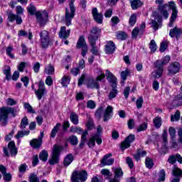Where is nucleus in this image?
Masks as SVG:
<instances>
[{
    "instance_id": "f257e3e1",
    "label": "nucleus",
    "mask_w": 182,
    "mask_h": 182,
    "mask_svg": "<svg viewBox=\"0 0 182 182\" xmlns=\"http://www.w3.org/2000/svg\"><path fill=\"white\" fill-rule=\"evenodd\" d=\"M170 9H171L172 13L168 26H169V28H172L178 15V10H177L176 3H174V1H171L168 3V4H164L159 6V12L161 15H162V16L164 18V19H168V11H170Z\"/></svg>"
},
{
    "instance_id": "f03ea898",
    "label": "nucleus",
    "mask_w": 182,
    "mask_h": 182,
    "mask_svg": "<svg viewBox=\"0 0 182 182\" xmlns=\"http://www.w3.org/2000/svg\"><path fill=\"white\" fill-rule=\"evenodd\" d=\"M18 109L11 107H2L0 108V123L2 126H6L9 114H11L14 117L16 116Z\"/></svg>"
},
{
    "instance_id": "7ed1b4c3",
    "label": "nucleus",
    "mask_w": 182,
    "mask_h": 182,
    "mask_svg": "<svg viewBox=\"0 0 182 182\" xmlns=\"http://www.w3.org/2000/svg\"><path fill=\"white\" fill-rule=\"evenodd\" d=\"M105 77H106L105 73L102 72V70H100V72L97 73V76L95 80L93 79V77H90L87 79L86 82L87 87L89 89H100L99 82H102Z\"/></svg>"
},
{
    "instance_id": "20e7f679",
    "label": "nucleus",
    "mask_w": 182,
    "mask_h": 182,
    "mask_svg": "<svg viewBox=\"0 0 182 182\" xmlns=\"http://www.w3.org/2000/svg\"><path fill=\"white\" fill-rule=\"evenodd\" d=\"M63 150V146L55 144L53 148L51 158L48 160L50 166H55L59 163L60 157V151Z\"/></svg>"
},
{
    "instance_id": "39448f33",
    "label": "nucleus",
    "mask_w": 182,
    "mask_h": 182,
    "mask_svg": "<svg viewBox=\"0 0 182 182\" xmlns=\"http://www.w3.org/2000/svg\"><path fill=\"white\" fill-rule=\"evenodd\" d=\"M87 180V171H73L71 175V182H85Z\"/></svg>"
},
{
    "instance_id": "423d86ee",
    "label": "nucleus",
    "mask_w": 182,
    "mask_h": 182,
    "mask_svg": "<svg viewBox=\"0 0 182 182\" xmlns=\"http://www.w3.org/2000/svg\"><path fill=\"white\" fill-rule=\"evenodd\" d=\"M31 89L34 90V93L38 99V100H41L42 97H44L48 91L46 90V87H45V82L41 80L38 82V90L35 89V85H31Z\"/></svg>"
},
{
    "instance_id": "0eeeda50",
    "label": "nucleus",
    "mask_w": 182,
    "mask_h": 182,
    "mask_svg": "<svg viewBox=\"0 0 182 182\" xmlns=\"http://www.w3.org/2000/svg\"><path fill=\"white\" fill-rule=\"evenodd\" d=\"M76 14V7H70V9H65V22L66 26H70L72 25V19L75 18V14Z\"/></svg>"
},
{
    "instance_id": "6e6552de",
    "label": "nucleus",
    "mask_w": 182,
    "mask_h": 182,
    "mask_svg": "<svg viewBox=\"0 0 182 182\" xmlns=\"http://www.w3.org/2000/svg\"><path fill=\"white\" fill-rule=\"evenodd\" d=\"M40 42L42 48H48L49 43H50V36H49V32L46 30H43L39 33Z\"/></svg>"
},
{
    "instance_id": "1a4fd4ad",
    "label": "nucleus",
    "mask_w": 182,
    "mask_h": 182,
    "mask_svg": "<svg viewBox=\"0 0 182 182\" xmlns=\"http://www.w3.org/2000/svg\"><path fill=\"white\" fill-rule=\"evenodd\" d=\"M152 16L154 19L151 20V26L154 30L157 31L159 28L161 27V22L163 21V17L158 14L157 11H153Z\"/></svg>"
},
{
    "instance_id": "9d476101",
    "label": "nucleus",
    "mask_w": 182,
    "mask_h": 182,
    "mask_svg": "<svg viewBox=\"0 0 182 182\" xmlns=\"http://www.w3.org/2000/svg\"><path fill=\"white\" fill-rule=\"evenodd\" d=\"M36 16L37 22L39 23L40 26H45V25H46L48 22V16H49L46 11L42 13H41V11L36 12Z\"/></svg>"
},
{
    "instance_id": "9b49d317",
    "label": "nucleus",
    "mask_w": 182,
    "mask_h": 182,
    "mask_svg": "<svg viewBox=\"0 0 182 182\" xmlns=\"http://www.w3.org/2000/svg\"><path fill=\"white\" fill-rule=\"evenodd\" d=\"M136 140V136L134 134H129L124 141L121 143V150L124 151V150H126V149H129L130 147V144L133 143Z\"/></svg>"
},
{
    "instance_id": "f8f14e48",
    "label": "nucleus",
    "mask_w": 182,
    "mask_h": 182,
    "mask_svg": "<svg viewBox=\"0 0 182 182\" xmlns=\"http://www.w3.org/2000/svg\"><path fill=\"white\" fill-rule=\"evenodd\" d=\"M181 65L178 62H173L168 67V75H176L180 72Z\"/></svg>"
},
{
    "instance_id": "ddd939ff",
    "label": "nucleus",
    "mask_w": 182,
    "mask_h": 182,
    "mask_svg": "<svg viewBox=\"0 0 182 182\" xmlns=\"http://www.w3.org/2000/svg\"><path fill=\"white\" fill-rule=\"evenodd\" d=\"M96 41H97V37H93L90 36L89 37V43L91 46L90 52L92 53V55H95V56H98L99 55V48L96 47Z\"/></svg>"
},
{
    "instance_id": "4468645a",
    "label": "nucleus",
    "mask_w": 182,
    "mask_h": 182,
    "mask_svg": "<svg viewBox=\"0 0 182 182\" xmlns=\"http://www.w3.org/2000/svg\"><path fill=\"white\" fill-rule=\"evenodd\" d=\"M9 22H14L16 21L17 25H21L23 22L22 17L18 14H14L12 11L7 12Z\"/></svg>"
},
{
    "instance_id": "2eb2a0df",
    "label": "nucleus",
    "mask_w": 182,
    "mask_h": 182,
    "mask_svg": "<svg viewBox=\"0 0 182 182\" xmlns=\"http://www.w3.org/2000/svg\"><path fill=\"white\" fill-rule=\"evenodd\" d=\"M107 80L111 84L112 87H117V78L110 73V70H106Z\"/></svg>"
},
{
    "instance_id": "dca6fc26",
    "label": "nucleus",
    "mask_w": 182,
    "mask_h": 182,
    "mask_svg": "<svg viewBox=\"0 0 182 182\" xmlns=\"http://www.w3.org/2000/svg\"><path fill=\"white\" fill-rule=\"evenodd\" d=\"M112 156H113L112 154H107L104 156L101 160L102 167H105V166H112L114 163V159H109Z\"/></svg>"
},
{
    "instance_id": "f3484780",
    "label": "nucleus",
    "mask_w": 182,
    "mask_h": 182,
    "mask_svg": "<svg viewBox=\"0 0 182 182\" xmlns=\"http://www.w3.org/2000/svg\"><path fill=\"white\" fill-rule=\"evenodd\" d=\"M167 161L171 166H173V164H176V161L178 162L180 164H182V156L181 155H180V154L171 155L168 158Z\"/></svg>"
},
{
    "instance_id": "a211bd4d",
    "label": "nucleus",
    "mask_w": 182,
    "mask_h": 182,
    "mask_svg": "<svg viewBox=\"0 0 182 182\" xmlns=\"http://www.w3.org/2000/svg\"><path fill=\"white\" fill-rule=\"evenodd\" d=\"M92 15L97 23H103V14H102V13L97 12V8L92 9Z\"/></svg>"
},
{
    "instance_id": "6ab92c4d",
    "label": "nucleus",
    "mask_w": 182,
    "mask_h": 182,
    "mask_svg": "<svg viewBox=\"0 0 182 182\" xmlns=\"http://www.w3.org/2000/svg\"><path fill=\"white\" fill-rule=\"evenodd\" d=\"M114 50H116V44L112 41H107V44L105 45V53L107 55H112L114 53Z\"/></svg>"
},
{
    "instance_id": "aec40b11",
    "label": "nucleus",
    "mask_w": 182,
    "mask_h": 182,
    "mask_svg": "<svg viewBox=\"0 0 182 182\" xmlns=\"http://www.w3.org/2000/svg\"><path fill=\"white\" fill-rule=\"evenodd\" d=\"M58 36L60 38V39H68V38L70 36V29L66 30V26H62L60 28Z\"/></svg>"
},
{
    "instance_id": "412c9836",
    "label": "nucleus",
    "mask_w": 182,
    "mask_h": 182,
    "mask_svg": "<svg viewBox=\"0 0 182 182\" xmlns=\"http://www.w3.org/2000/svg\"><path fill=\"white\" fill-rule=\"evenodd\" d=\"M113 116V107L108 105L104 112V122H107Z\"/></svg>"
},
{
    "instance_id": "4be33fe9",
    "label": "nucleus",
    "mask_w": 182,
    "mask_h": 182,
    "mask_svg": "<svg viewBox=\"0 0 182 182\" xmlns=\"http://www.w3.org/2000/svg\"><path fill=\"white\" fill-rule=\"evenodd\" d=\"M182 34V29L175 27L169 31V36L171 38H176V39L180 38V36Z\"/></svg>"
},
{
    "instance_id": "5701e85b",
    "label": "nucleus",
    "mask_w": 182,
    "mask_h": 182,
    "mask_svg": "<svg viewBox=\"0 0 182 182\" xmlns=\"http://www.w3.org/2000/svg\"><path fill=\"white\" fill-rule=\"evenodd\" d=\"M172 177L175 178H182V170L177 165H173L172 168Z\"/></svg>"
},
{
    "instance_id": "b1692460",
    "label": "nucleus",
    "mask_w": 182,
    "mask_h": 182,
    "mask_svg": "<svg viewBox=\"0 0 182 182\" xmlns=\"http://www.w3.org/2000/svg\"><path fill=\"white\" fill-rule=\"evenodd\" d=\"M102 33V29L99 28V27H92V28L90 31V33L88 36V41L89 38L90 36H92V38H97V41L99 39V36L97 35H100Z\"/></svg>"
},
{
    "instance_id": "393cba45",
    "label": "nucleus",
    "mask_w": 182,
    "mask_h": 182,
    "mask_svg": "<svg viewBox=\"0 0 182 182\" xmlns=\"http://www.w3.org/2000/svg\"><path fill=\"white\" fill-rule=\"evenodd\" d=\"M8 148L10 150V154L11 156H15L18 154V148L15 145V141H11L8 144Z\"/></svg>"
},
{
    "instance_id": "a878e982",
    "label": "nucleus",
    "mask_w": 182,
    "mask_h": 182,
    "mask_svg": "<svg viewBox=\"0 0 182 182\" xmlns=\"http://www.w3.org/2000/svg\"><path fill=\"white\" fill-rule=\"evenodd\" d=\"M146 154L147 151L141 149H139L136 150V154L134 155V159L137 161H140L141 157H146Z\"/></svg>"
},
{
    "instance_id": "bb28decb",
    "label": "nucleus",
    "mask_w": 182,
    "mask_h": 182,
    "mask_svg": "<svg viewBox=\"0 0 182 182\" xmlns=\"http://www.w3.org/2000/svg\"><path fill=\"white\" fill-rule=\"evenodd\" d=\"M30 145L34 149H39V147L42 146V137H39L38 139H33L31 141Z\"/></svg>"
},
{
    "instance_id": "cd10ccee",
    "label": "nucleus",
    "mask_w": 182,
    "mask_h": 182,
    "mask_svg": "<svg viewBox=\"0 0 182 182\" xmlns=\"http://www.w3.org/2000/svg\"><path fill=\"white\" fill-rule=\"evenodd\" d=\"M74 160L73 154H68L64 159L63 161V166L64 167H68V166H70L72 164V162Z\"/></svg>"
},
{
    "instance_id": "c85d7f7f",
    "label": "nucleus",
    "mask_w": 182,
    "mask_h": 182,
    "mask_svg": "<svg viewBox=\"0 0 182 182\" xmlns=\"http://www.w3.org/2000/svg\"><path fill=\"white\" fill-rule=\"evenodd\" d=\"M86 46H87V44H86V40L85 39V36H80L77 42V49H80L81 48H85Z\"/></svg>"
},
{
    "instance_id": "c756f323",
    "label": "nucleus",
    "mask_w": 182,
    "mask_h": 182,
    "mask_svg": "<svg viewBox=\"0 0 182 182\" xmlns=\"http://www.w3.org/2000/svg\"><path fill=\"white\" fill-rule=\"evenodd\" d=\"M112 171L114 172L115 178L120 180L123 177V170H122V168H114Z\"/></svg>"
},
{
    "instance_id": "7c9ffc66",
    "label": "nucleus",
    "mask_w": 182,
    "mask_h": 182,
    "mask_svg": "<svg viewBox=\"0 0 182 182\" xmlns=\"http://www.w3.org/2000/svg\"><path fill=\"white\" fill-rule=\"evenodd\" d=\"M62 127V124L60 123H58L56 124V125L53 128L51 133H50V137H52V139H55V137H56V134L58 133V132H59V129H60V127Z\"/></svg>"
},
{
    "instance_id": "2f4dec72",
    "label": "nucleus",
    "mask_w": 182,
    "mask_h": 182,
    "mask_svg": "<svg viewBox=\"0 0 182 182\" xmlns=\"http://www.w3.org/2000/svg\"><path fill=\"white\" fill-rule=\"evenodd\" d=\"M48 157H49V154L48 153V151L43 150L40 152L39 159L40 160H41V161H48Z\"/></svg>"
},
{
    "instance_id": "473e14b6",
    "label": "nucleus",
    "mask_w": 182,
    "mask_h": 182,
    "mask_svg": "<svg viewBox=\"0 0 182 182\" xmlns=\"http://www.w3.org/2000/svg\"><path fill=\"white\" fill-rule=\"evenodd\" d=\"M131 2V6L132 9H138V8H140L142 6L143 3L140 1V0H129Z\"/></svg>"
},
{
    "instance_id": "72a5a7b5",
    "label": "nucleus",
    "mask_w": 182,
    "mask_h": 182,
    "mask_svg": "<svg viewBox=\"0 0 182 182\" xmlns=\"http://www.w3.org/2000/svg\"><path fill=\"white\" fill-rule=\"evenodd\" d=\"M70 119L73 124H79V116L76 112H72L70 115Z\"/></svg>"
},
{
    "instance_id": "f704fd0d",
    "label": "nucleus",
    "mask_w": 182,
    "mask_h": 182,
    "mask_svg": "<svg viewBox=\"0 0 182 182\" xmlns=\"http://www.w3.org/2000/svg\"><path fill=\"white\" fill-rule=\"evenodd\" d=\"M28 124H29V120L28 119V117H23L20 124V129H21V130H25Z\"/></svg>"
},
{
    "instance_id": "c9c22d12",
    "label": "nucleus",
    "mask_w": 182,
    "mask_h": 182,
    "mask_svg": "<svg viewBox=\"0 0 182 182\" xmlns=\"http://www.w3.org/2000/svg\"><path fill=\"white\" fill-rule=\"evenodd\" d=\"M164 70H159L157 69L154 70V72L152 73V76L154 77V79H160L161 76H163V72Z\"/></svg>"
},
{
    "instance_id": "e433bc0d",
    "label": "nucleus",
    "mask_w": 182,
    "mask_h": 182,
    "mask_svg": "<svg viewBox=\"0 0 182 182\" xmlns=\"http://www.w3.org/2000/svg\"><path fill=\"white\" fill-rule=\"evenodd\" d=\"M23 106H24V109L27 110L28 113H30L31 114H35V113H36V112H35V109H33V107L31 106V104L28 102H24Z\"/></svg>"
},
{
    "instance_id": "4c0bfd02",
    "label": "nucleus",
    "mask_w": 182,
    "mask_h": 182,
    "mask_svg": "<svg viewBox=\"0 0 182 182\" xmlns=\"http://www.w3.org/2000/svg\"><path fill=\"white\" fill-rule=\"evenodd\" d=\"M44 72L45 73H46V75H53V73H55V67L50 64L45 68Z\"/></svg>"
},
{
    "instance_id": "58836bf2",
    "label": "nucleus",
    "mask_w": 182,
    "mask_h": 182,
    "mask_svg": "<svg viewBox=\"0 0 182 182\" xmlns=\"http://www.w3.org/2000/svg\"><path fill=\"white\" fill-rule=\"evenodd\" d=\"M12 52H14V46H9L6 49V53L11 59H15V55L12 54Z\"/></svg>"
},
{
    "instance_id": "ea45409f",
    "label": "nucleus",
    "mask_w": 182,
    "mask_h": 182,
    "mask_svg": "<svg viewBox=\"0 0 182 182\" xmlns=\"http://www.w3.org/2000/svg\"><path fill=\"white\" fill-rule=\"evenodd\" d=\"M68 141L72 144V146H77V143H79V140L77 139V136L75 135H72L68 137Z\"/></svg>"
},
{
    "instance_id": "a19ab883",
    "label": "nucleus",
    "mask_w": 182,
    "mask_h": 182,
    "mask_svg": "<svg viewBox=\"0 0 182 182\" xmlns=\"http://www.w3.org/2000/svg\"><path fill=\"white\" fill-rule=\"evenodd\" d=\"M70 83V77L69 76H63L61 80V85L63 87H67L68 85Z\"/></svg>"
},
{
    "instance_id": "79ce46f5",
    "label": "nucleus",
    "mask_w": 182,
    "mask_h": 182,
    "mask_svg": "<svg viewBox=\"0 0 182 182\" xmlns=\"http://www.w3.org/2000/svg\"><path fill=\"white\" fill-rule=\"evenodd\" d=\"M117 39L124 41L127 38V34L124 31H118L116 34Z\"/></svg>"
},
{
    "instance_id": "37998d69",
    "label": "nucleus",
    "mask_w": 182,
    "mask_h": 182,
    "mask_svg": "<svg viewBox=\"0 0 182 182\" xmlns=\"http://www.w3.org/2000/svg\"><path fill=\"white\" fill-rule=\"evenodd\" d=\"M136 22H137V16L136 14H132L129 20V26H134Z\"/></svg>"
},
{
    "instance_id": "c03bdc74",
    "label": "nucleus",
    "mask_w": 182,
    "mask_h": 182,
    "mask_svg": "<svg viewBox=\"0 0 182 182\" xmlns=\"http://www.w3.org/2000/svg\"><path fill=\"white\" fill-rule=\"evenodd\" d=\"M3 73L6 75V80H11V67L6 66L4 70Z\"/></svg>"
},
{
    "instance_id": "a18cd8bd",
    "label": "nucleus",
    "mask_w": 182,
    "mask_h": 182,
    "mask_svg": "<svg viewBox=\"0 0 182 182\" xmlns=\"http://www.w3.org/2000/svg\"><path fill=\"white\" fill-rule=\"evenodd\" d=\"M27 11L30 15H36V7L33 4H29L27 7Z\"/></svg>"
},
{
    "instance_id": "49530a36",
    "label": "nucleus",
    "mask_w": 182,
    "mask_h": 182,
    "mask_svg": "<svg viewBox=\"0 0 182 182\" xmlns=\"http://www.w3.org/2000/svg\"><path fill=\"white\" fill-rule=\"evenodd\" d=\"M101 174H102V176H105L107 180H110V177H112V173H110V171L109 169H102L101 171Z\"/></svg>"
},
{
    "instance_id": "de8ad7c7",
    "label": "nucleus",
    "mask_w": 182,
    "mask_h": 182,
    "mask_svg": "<svg viewBox=\"0 0 182 182\" xmlns=\"http://www.w3.org/2000/svg\"><path fill=\"white\" fill-rule=\"evenodd\" d=\"M145 164L147 168H153V166H154V164L153 163V159L149 157L146 158Z\"/></svg>"
},
{
    "instance_id": "09e8293b",
    "label": "nucleus",
    "mask_w": 182,
    "mask_h": 182,
    "mask_svg": "<svg viewBox=\"0 0 182 182\" xmlns=\"http://www.w3.org/2000/svg\"><path fill=\"white\" fill-rule=\"evenodd\" d=\"M117 93H119V92L117 91V87H112V90L110 91L109 95V99L110 100H112V99H114V97L117 96Z\"/></svg>"
},
{
    "instance_id": "8fccbe9b",
    "label": "nucleus",
    "mask_w": 182,
    "mask_h": 182,
    "mask_svg": "<svg viewBox=\"0 0 182 182\" xmlns=\"http://www.w3.org/2000/svg\"><path fill=\"white\" fill-rule=\"evenodd\" d=\"M154 65L156 69L164 70V66L165 65L163 63V62H161V60H156Z\"/></svg>"
},
{
    "instance_id": "3c124183",
    "label": "nucleus",
    "mask_w": 182,
    "mask_h": 182,
    "mask_svg": "<svg viewBox=\"0 0 182 182\" xmlns=\"http://www.w3.org/2000/svg\"><path fill=\"white\" fill-rule=\"evenodd\" d=\"M149 48L151 49V52L154 53L156 50H157V44H156V41L154 40H151L149 43Z\"/></svg>"
},
{
    "instance_id": "603ef678",
    "label": "nucleus",
    "mask_w": 182,
    "mask_h": 182,
    "mask_svg": "<svg viewBox=\"0 0 182 182\" xmlns=\"http://www.w3.org/2000/svg\"><path fill=\"white\" fill-rule=\"evenodd\" d=\"M154 124L156 129H160L161 127V118L156 117L154 119Z\"/></svg>"
},
{
    "instance_id": "864d4df0",
    "label": "nucleus",
    "mask_w": 182,
    "mask_h": 182,
    "mask_svg": "<svg viewBox=\"0 0 182 182\" xmlns=\"http://www.w3.org/2000/svg\"><path fill=\"white\" fill-rule=\"evenodd\" d=\"M172 104L173 106H181L182 105V97H176L173 100Z\"/></svg>"
},
{
    "instance_id": "5fc2aeb1",
    "label": "nucleus",
    "mask_w": 182,
    "mask_h": 182,
    "mask_svg": "<svg viewBox=\"0 0 182 182\" xmlns=\"http://www.w3.org/2000/svg\"><path fill=\"white\" fill-rule=\"evenodd\" d=\"M87 146L90 149H93V147H95V146H96V136H92L90 139V140L87 143Z\"/></svg>"
},
{
    "instance_id": "6e6d98bb",
    "label": "nucleus",
    "mask_w": 182,
    "mask_h": 182,
    "mask_svg": "<svg viewBox=\"0 0 182 182\" xmlns=\"http://www.w3.org/2000/svg\"><path fill=\"white\" fill-rule=\"evenodd\" d=\"M159 179L158 181L160 182V181H164L166 180V171H164V169H161L160 171H159Z\"/></svg>"
},
{
    "instance_id": "4d7b16f0",
    "label": "nucleus",
    "mask_w": 182,
    "mask_h": 182,
    "mask_svg": "<svg viewBox=\"0 0 182 182\" xmlns=\"http://www.w3.org/2000/svg\"><path fill=\"white\" fill-rule=\"evenodd\" d=\"M180 120V111L177 110L174 115L171 116V122H177Z\"/></svg>"
},
{
    "instance_id": "13d9d810",
    "label": "nucleus",
    "mask_w": 182,
    "mask_h": 182,
    "mask_svg": "<svg viewBox=\"0 0 182 182\" xmlns=\"http://www.w3.org/2000/svg\"><path fill=\"white\" fill-rule=\"evenodd\" d=\"M168 44L166 41H162L160 45L159 50L160 52L163 53L167 50Z\"/></svg>"
},
{
    "instance_id": "bf43d9fd",
    "label": "nucleus",
    "mask_w": 182,
    "mask_h": 182,
    "mask_svg": "<svg viewBox=\"0 0 182 182\" xmlns=\"http://www.w3.org/2000/svg\"><path fill=\"white\" fill-rule=\"evenodd\" d=\"M70 133H78V134H80L82 133V128L77 127H71L70 129Z\"/></svg>"
},
{
    "instance_id": "052dcab7",
    "label": "nucleus",
    "mask_w": 182,
    "mask_h": 182,
    "mask_svg": "<svg viewBox=\"0 0 182 182\" xmlns=\"http://www.w3.org/2000/svg\"><path fill=\"white\" fill-rule=\"evenodd\" d=\"M129 75H130V71H129V70H125L121 72V79L124 81L126 80Z\"/></svg>"
},
{
    "instance_id": "680f3d73",
    "label": "nucleus",
    "mask_w": 182,
    "mask_h": 182,
    "mask_svg": "<svg viewBox=\"0 0 182 182\" xmlns=\"http://www.w3.org/2000/svg\"><path fill=\"white\" fill-rule=\"evenodd\" d=\"M143 97H139L136 102L137 109H141L144 103Z\"/></svg>"
},
{
    "instance_id": "e2e57ef3",
    "label": "nucleus",
    "mask_w": 182,
    "mask_h": 182,
    "mask_svg": "<svg viewBox=\"0 0 182 182\" xmlns=\"http://www.w3.org/2000/svg\"><path fill=\"white\" fill-rule=\"evenodd\" d=\"M87 127L88 130H92L93 127H95V124L93 123V119L92 118H89L87 122Z\"/></svg>"
},
{
    "instance_id": "0e129e2a",
    "label": "nucleus",
    "mask_w": 182,
    "mask_h": 182,
    "mask_svg": "<svg viewBox=\"0 0 182 182\" xmlns=\"http://www.w3.org/2000/svg\"><path fill=\"white\" fill-rule=\"evenodd\" d=\"M33 69L35 73H39V69H41V63L39 62L35 63L33 65Z\"/></svg>"
},
{
    "instance_id": "69168bd1",
    "label": "nucleus",
    "mask_w": 182,
    "mask_h": 182,
    "mask_svg": "<svg viewBox=\"0 0 182 182\" xmlns=\"http://www.w3.org/2000/svg\"><path fill=\"white\" fill-rule=\"evenodd\" d=\"M87 107H88V109H95V107H96V102L93 100H88L87 102Z\"/></svg>"
},
{
    "instance_id": "338daca9",
    "label": "nucleus",
    "mask_w": 182,
    "mask_h": 182,
    "mask_svg": "<svg viewBox=\"0 0 182 182\" xmlns=\"http://www.w3.org/2000/svg\"><path fill=\"white\" fill-rule=\"evenodd\" d=\"M127 164H128L129 168H133L134 167V164L133 163V159L129 156L126 159Z\"/></svg>"
},
{
    "instance_id": "774afa93",
    "label": "nucleus",
    "mask_w": 182,
    "mask_h": 182,
    "mask_svg": "<svg viewBox=\"0 0 182 182\" xmlns=\"http://www.w3.org/2000/svg\"><path fill=\"white\" fill-rule=\"evenodd\" d=\"M6 103L8 106H15V105H16V101L12 98H8L6 100Z\"/></svg>"
}]
</instances>
